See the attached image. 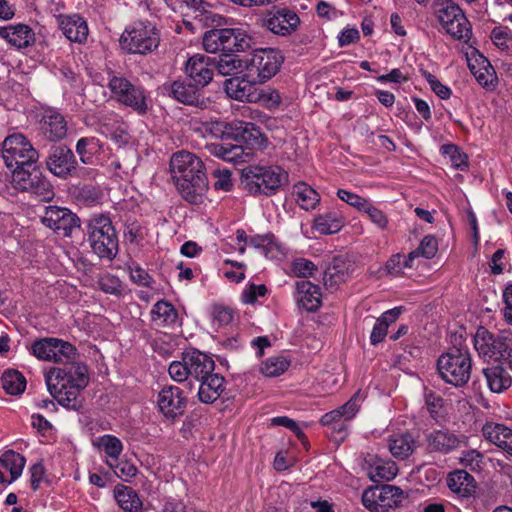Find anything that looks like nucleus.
I'll return each mask as SVG.
<instances>
[{"label":"nucleus","instance_id":"obj_63","mask_svg":"<svg viewBox=\"0 0 512 512\" xmlns=\"http://www.w3.org/2000/svg\"><path fill=\"white\" fill-rule=\"evenodd\" d=\"M471 72L475 76L477 82L483 86L484 88H493L494 81L496 80V75L494 72H489L487 67H484V71L482 69L475 70L474 66H470Z\"/></svg>","mask_w":512,"mask_h":512},{"label":"nucleus","instance_id":"obj_6","mask_svg":"<svg viewBox=\"0 0 512 512\" xmlns=\"http://www.w3.org/2000/svg\"><path fill=\"white\" fill-rule=\"evenodd\" d=\"M474 348L480 357L505 364L512 370V331L503 330L497 335L487 328L478 327L473 339Z\"/></svg>","mask_w":512,"mask_h":512},{"label":"nucleus","instance_id":"obj_18","mask_svg":"<svg viewBox=\"0 0 512 512\" xmlns=\"http://www.w3.org/2000/svg\"><path fill=\"white\" fill-rule=\"evenodd\" d=\"M164 89L169 97L187 106L203 110L211 103L209 98L205 97L203 88L190 80H175L169 85H164Z\"/></svg>","mask_w":512,"mask_h":512},{"label":"nucleus","instance_id":"obj_21","mask_svg":"<svg viewBox=\"0 0 512 512\" xmlns=\"http://www.w3.org/2000/svg\"><path fill=\"white\" fill-rule=\"evenodd\" d=\"M426 450L429 453L447 455L458 449L462 443L461 436L448 428L433 429L424 433Z\"/></svg>","mask_w":512,"mask_h":512},{"label":"nucleus","instance_id":"obj_36","mask_svg":"<svg viewBox=\"0 0 512 512\" xmlns=\"http://www.w3.org/2000/svg\"><path fill=\"white\" fill-rule=\"evenodd\" d=\"M416 447V439L410 433L394 435L389 440V450L391 454L400 460H405L411 456Z\"/></svg>","mask_w":512,"mask_h":512},{"label":"nucleus","instance_id":"obj_54","mask_svg":"<svg viewBox=\"0 0 512 512\" xmlns=\"http://www.w3.org/2000/svg\"><path fill=\"white\" fill-rule=\"evenodd\" d=\"M444 155L449 156L452 165L460 170H464L467 166V155L461 153L458 146L454 144H446L441 147Z\"/></svg>","mask_w":512,"mask_h":512},{"label":"nucleus","instance_id":"obj_35","mask_svg":"<svg viewBox=\"0 0 512 512\" xmlns=\"http://www.w3.org/2000/svg\"><path fill=\"white\" fill-rule=\"evenodd\" d=\"M503 365L504 364H497L483 369L488 387L494 393H501L507 390L512 384V377Z\"/></svg>","mask_w":512,"mask_h":512},{"label":"nucleus","instance_id":"obj_41","mask_svg":"<svg viewBox=\"0 0 512 512\" xmlns=\"http://www.w3.org/2000/svg\"><path fill=\"white\" fill-rule=\"evenodd\" d=\"M292 193L296 196L297 204L306 211L315 209L320 202L318 192L305 182L296 183Z\"/></svg>","mask_w":512,"mask_h":512},{"label":"nucleus","instance_id":"obj_29","mask_svg":"<svg viewBox=\"0 0 512 512\" xmlns=\"http://www.w3.org/2000/svg\"><path fill=\"white\" fill-rule=\"evenodd\" d=\"M364 461L368 466V475L373 482L390 481L398 473V467L393 461L383 460L372 454H368Z\"/></svg>","mask_w":512,"mask_h":512},{"label":"nucleus","instance_id":"obj_20","mask_svg":"<svg viewBox=\"0 0 512 512\" xmlns=\"http://www.w3.org/2000/svg\"><path fill=\"white\" fill-rule=\"evenodd\" d=\"M187 398L178 386H164L157 396L159 412L168 420L175 421L185 414Z\"/></svg>","mask_w":512,"mask_h":512},{"label":"nucleus","instance_id":"obj_16","mask_svg":"<svg viewBox=\"0 0 512 512\" xmlns=\"http://www.w3.org/2000/svg\"><path fill=\"white\" fill-rule=\"evenodd\" d=\"M47 169L60 179L78 176V161L73 151L66 145L51 146L45 160Z\"/></svg>","mask_w":512,"mask_h":512},{"label":"nucleus","instance_id":"obj_9","mask_svg":"<svg viewBox=\"0 0 512 512\" xmlns=\"http://www.w3.org/2000/svg\"><path fill=\"white\" fill-rule=\"evenodd\" d=\"M361 500L363 506L371 512H396L404 507L408 493L398 486L382 484L365 489Z\"/></svg>","mask_w":512,"mask_h":512},{"label":"nucleus","instance_id":"obj_56","mask_svg":"<svg viewBox=\"0 0 512 512\" xmlns=\"http://www.w3.org/2000/svg\"><path fill=\"white\" fill-rule=\"evenodd\" d=\"M169 375L176 382H184L190 377L188 372V365L184 359V352L182 353L181 361H173L168 368Z\"/></svg>","mask_w":512,"mask_h":512},{"label":"nucleus","instance_id":"obj_13","mask_svg":"<svg viewBox=\"0 0 512 512\" xmlns=\"http://www.w3.org/2000/svg\"><path fill=\"white\" fill-rule=\"evenodd\" d=\"M15 189L37 196L41 201H50L55 193L50 181L38 169H20L12 174Z\"/></svg>","mask_w":512,"mask_h":512},{"label":"nucleus","instance_id":"obj_4","mask_svg":"<svg viewBox=\"0 0 512 512\" xmlns=\"http://www.w3.org/2000/svg\"><path fill=\"white\" fill-rule=\"evenodd\" d=\"M202 44L208 53L239 54L253 49L255 42L243 29L212 27L204 33Z\"/></svg>","mask_w":512,"mask_h":512},{"label":"nucleus","instance_id":"obj_30","mask_svg":"<svg viewBox=\"0 0 512 512\" xmlns=\"http://www.w3.org/2000/svg\"><path fill=\"white\" fill-rule=\"evenodd\" d=\"M297 302L300 307L308 312H315L321 306V292L318 285L308 280L296 282Z\"/></svg>","mask_w":512,"mask_h":512},{"label":"nucleus","instance_id":"obj_38","mask_svg":"<svg viewBox=\"0 0 512 512\" xmlns=\"http://www.w3.org/2000/svg\"><path fill=\"white\" fill-rule=\"evenodd\" d=\"M114 497L124 512H142V501L131 487L118 485Z\"/></svg>","mask_w":512,"mask_h":512},{"label":"nucleus","instance_id":"obj_31","mask_svg":"<svg viewBox=\"0 0 512 512\" xmlns=\"http://www.w3.org/2000/svg\"><path fill=\"white\" fill-rule=\"evenodd\" d=\"M198 381L200 382L198 398L204 404L214 403L225 390V379L219 373L213 372Z\"/></svg>","mask_w":512,"mask_h":512},{"label":"nucleus","instance_id":"obj_37","mask_svg":"<svg viewBox=\"0 0 512 512\" xmlns=\"http://www.w3.org/2000/svg\"><path fill=\"white\" fill-rule=\"evenodd\" d=\"M249 245L258 249L266 258L274 259L283 254L281 245L276 241L273 233L250 236Z\"/></svg>","mask_w":512,"mask_h":512},{"label":"nucleus","instance_id":"obj_55","mask_svg":"<svg viewBox=\"0 0 512 512\" xmlns=\"http://www.w3.org/2000/svg\"><path fill=\"white\" fill-rule=\"evenodd\" d=\"M291 270L296 277L308 278L317 271V266L305 258H296L291 265Z\"/></svg>","mask_w":512,"mask_h":512},{"label":"nucleus","instance_id":"obj_26","mask_svg":"<svg viewBox=\"0 0 512 512\" xmlns=\"http://www.w3.org/2000/svg\"><path fill=\"white\" fill-rule=\"evenodd\" d=\"M184 359L188 365V372L195 380L203 379L214 372V360L204 352L191 348L184 351Z\"/></svg>","mask_w":512,"mask_h":512},{"label":"nucleus","instance_id":"obj_14","mask_svg":"<svg viewBox=\"0 0 512 512\" xmlns=\"http://www.w3.org/2000/svg\"><path fill=\"white\" fill-rule=\"evenodd\" d=\"M31 351L38 359L53 361L57 364L60 361H68L78 356L77 349L73 344L53 337L35 340L31 346Z\"/></svg>","mask_w":512,"mask_h":512},{"label":"nucleus","instance_id":"obj_3","mask_svg":"<svg viewBox=\"0 0 512 512\" xmlns=\"http://www.w3.org/2000/svg\"><path fill=\"white\" fill-rule=\"evenodd\" d=\"M84 234L91 250L101 259L113 260L118 253V238L109 214H92Z\"/></svg>","mask_w":512,"mask_h":512},{"label":"nucleus","instance_id":"obj_49","mask_svg":"<svg viewBox=\"0 0 512 512\" xmlns=\"http://www.w3.org/2000/svg\"><path fill=\"white\" fill-rule=\"evenodd\" d=\"M438 251V241L433 235L425 236L418 248L409 253V260L422 256L426 259H432Z\"/></svg>","mask_w":512,"mask_h":512},{"label":"nucleus","instance_id":"obj_40","mask_svg":"<svg viewBox=\"0 0 512 512\" xmlns=\"http://www.w3.org/2000/svg\"><path fill=\"white\" fill-rule=\"evenodd\" d=\"M101 149V142L96 137H82L76 143V153L80 161L86 165L94 163L96 155L100 154Z\"/></svg>","mask_w":512,"mask_h":512},{"label":"nucleus","instance_id":"obj_42","mask_svg":"<svg viewBox=\"0 0 512 512\" xmlns=\"http://www.w3.org/2000/svg\"><path fill=\"white\" fill-rule=\"evenodd\" d=\"M26 459L14 450H7L0 456V465L10 472L9 483L15 481L23 471Z\"/></svg>","mask_w":512,"mask_h":512},{"label":"nucleus","instance_id":"obj_48","mask_svg":"<svg viewBox=\"0 0 512 512\" xmlns=\"http://www.w3.org/2000/svg\"><path fill=\"white\" fill-rule=\"evenodd\" d=\"M291 361L284 356H275L262 363L261 372L267 377H278L290 366Z\"/></svg>","mask_w":512,"mask_h":512},{"label":"nucleus","instance_id":"obj_43","mask_svg":"<svg viewBox=\"0 0 512 512\" xmlns=\"http://www.w3.org/2000/svg\"><path fill=\"white\" fill-rule=\"evenodd\" d=\"M2 387L7 394L20 395L25 391L26 379L18 370L9 369L4 371L1 377Z\"/></svg>","mask_w":512,"mask_h":512},{"label":"nucleus","instance_id":"obj_59","mask_svg":"<svg viewBox=\"0 0 512 512\" xmlns=\"http://www.w3.org/2000/svg\"><path fill=\"white\" fill-rule=\"evenodd\" d=\"M364 213L367 214L369 219L380 229H385L388 225V218L386 214L373 206L370 202L367 204L366 208L363 209Z\"/></svg>","mask_w":512,"mask_h":512},{"label":"nucleus","instance_id":"obj_61","mask_svg":"<svg viewBox=\"0 0 512 512\" xmlns=\"http://www.w3.org/2000/svg\"><path fill=\"white\" fill-rule=\"evenodd\" d=\"M454 29V32L455 34H453V32L451 31H446L449 35L452 36V38L456 39V40H464L465 42H467L471 35H472V29H471V25H470V22L468 21V19L466 18V21L463 23V21H457V22H454L453 21V26H452Z\"/></svg>","mask_w":512,"mask_h":512},{"label":"nucleus","instance_id":"obj_8","mask_svg":"<svg viewBox=\"0 0 512 512\" xmlns=\"http://www.w3.org/2000/svg\"><path fill=\"white\" fill-rule=\"evenodd\" d=\"M112 98L138 115H146L152 108L149 92L142 86L132 83L124 76L112 75L107 84Z\"/></svg>","mask_w":512,"mask_h":512},{"label":"nucleus","instance_id":"obj_27","mask_svg":"<svg viewBox=\"0 0 512 512\" xmlns=\"http://www.w3.org/2000/svg\"><path fill=\"white\" fill-rule=\"evenodd\" d=\"M40 128L44 136L50 141H60L67 134V122L62 114L49 110L44 113L40 121Z\"/></svg>","mask_w":512,"mask_h":512},{"label":"nucleus","instance_id":"obj_23","mask_svg":"<svg viewBox=\"0 0 512 512\" xmlns=\"http://www.w3.org/2000/svg\"><path fill=\"white\" fill-rule=\"evenodd\" d=\"M47 388L51 396L63 408L71 411L82 412L84 410L83 388L75 386L54 385L48 380Z\"/></svg>","mask_w":512,"mask_h":512},{"label":"nucleus","instance_id":"obj_52","mask_svg":"<svg viewBox=\"0 0 512 512\" xmlns=\"http://www.w3.org/2000/svg\"><path fill=\"white\" fill-rule=\"evenodd\" d=\"M210 315L219 326H226L234 319V310L226 305L215 303L211 306Z\"/></svg>","mask_w":512,"mask_h":512},{"label":"nucleus","instance_id":"obj_25","mask_svg":"<svg viewBox=\"0 0 512 512\" xmlns=\"http://www.w3.org/2000/svg\"><path fill=\"white\" fill-rule=\"evenodd\" d=\"M449 489L458 496L461 501L469 503L476 493L477 483L475 478L466 470L456 469L450 472L446 479Z\"/></svg>","mask_w":512,"mask_h":512},{"label":"nucleus","instance_id":"obj_33","mask_svg":"<svg viewBox=\"0 0 512 512\" xmlns=\"http://www.w3.org/2000/svg\"><path fill=\"white\" fill-rule=\"evenodd\" d=\"M435 13L445 31H451L453 34H455L454 28H451L453 21H463V23L466 21L464 12L452 0H437L435 2Z\"/></svg>","mask_w":512,"mask_h":512},{"label":"nucleus","instance_id":"obj_17","mask_svg":"<svg viewBox=\"0 0 512 512\" xmlns=\"http://www.w3.org/2000/svg\"><path fill=\"white\" fill-rule=\"evenodd\" d=\"M42 224L63 237H71L73 230L79 229L81 220L70 209L60 206H47L41 217Z\"/></svg>","mask_w":512,"mask_h":512},{"label":"nucleus","instance_id":"obj_22","mask_svg":"<svg viewBox=\"0 0 512 512\" xmlns=\"http://www.w3.org/2000/svg\"><path fill=\"white\" fill-rule=\"evenodd\" d=\"M214 70L213 58L203 54H194L187 60L185 66L188 80L203 89L212 81Z\"/></svg>","mask_w":512,"mask_h":512},{"label":"nucleus","instance_id":"obj_46","mask_svg":"<svg viewBox=\"0 0 512 512\" xmlns=\"http://www.w3.org/2000/svg\"><path fill=\"white\" fill-rule=\"evenodd\" d=\"M208 149L211 154L225 161H235L244 153V148L241 145L226 143L211 144Z\"/></svg>","mask_w":512,"mask_h":512},{"label":"nucleus","instance_id":"obj_28","mask_svg":"<svg viewBox=\"0 0 512 512\" xmlns=\"http://www.w3.org/2000/svg\"><path fill=\"white\" fill-rule=\"evenodd\" d=\"M194 11V19L205 27H220L225 23V17L215 13L207 0H181Z\"/></svg>","mask_w":512,"mask_h":512},{"label":"nucleus","instance_id":"obj_5","mask_svg":"<svg viewBox=\"0 0 512 512\" xmlns=\"http://www.w3.org/2000/svg\"><path fill=\"white\" fill-rule=\"evenodd\" d=\"M438 373L446 383L455 387L464 386L471 377L472 358L466 346H453L437 360Z\"/></svg>","mask_w":512,"mask_h":512},{"label":"nucleus","instance_id":"obj_57","mask_svg":"<svg viewBox=\"0 0 512 512\" xmlns=\"http://www.w3.org/2000/svg\"><path fill=\"white\" fill-rule=\"evenodd\" d=\"M337 196L342 201L346 202L350 206L356 208L358 211H363L366 208L369 201L355 193L347 191L345 189H338Z\"/></svg>","mask_w":512,"mask_h":512},{"label":"nucleus","instance_id":"obj_44","mask_svg":"<svg viewBox=\"0 0 512 512\" xmlns=\"http://www.w3.org/2000/svg\"><path fill=\"white\" fill-rule=\"evenodd\" d=\"M315 229L321 234H334L343 226V220L336 213L329 212L315 219Z\"/></svg>","mask_w":512,"mask_h":512},{"label":"nucleus","instance_id":"obj_58","mask_svg":"<svg viewBox=\"0 0 512 512\" xmlns=\"http://www.w3.org/2000/svg\"><path fill=\"white\" fill-rule=\"evenodd\" d=\"M215 181L213 187L215 190L230 191L233 187L231 172L228 169H215L213 171Z\"/></svg>","mask_w":512,"mask_h":512},{"label":"nucleus","instance_id":"obj_51","mask_svg":"<svg viewBox=\"0 0 512 512\" xmlns=\"http://www.w3.org/2000/svg\"><path fill=\"white\" fill-rule=\"evenodd\" d=\"M102 128L104 129L103 133H108L110 138L118 146H123L129 143L130 135L127 131L126 126L123 123H117L116 125L104 124Z\"/></svg>","mask_w":512,"mask_h":512},{"label":"nucleus","instance_id":"obj_32","mask_svg":"<svg viewBox=\"0 0 512 512\" xmlns=\"http://www.w3.org/2000/svg\"><path fill=\"white\" fill-rule=\"evenodd\" d=\"M0 37L18 49L26 48L35 41L34 31L25 24L0 27Z\"/></svg>","mask_w":512,"mask_h":512},{"label":"nucleus","instance_id":"obj_1","mask_svg":"<svg viewBox=\"0 0 512 512\" xmlns=\"http://www.w3.org/2000/svg\"><path fill=\"white\" fill-rule=\"evenodd\" d=\"M202 160L195 154L180 151L171 157L170 171L182 198L190 204H201L208 190V179Z\"/></svg>","mask_w":512,"mask_h":512},{"label":"nucleus","instance_id":"obj_12","mask_svg":"<svg viewBox=\"0 0 512 512\" xmlns=\"http://www.w3.org/2000/svg\"><path fill=\"white\" fill-rule=\"evenodd\" d=\"M61 366L51 368L45 375V382L48 380L54 385L75 386L85 389L89 384L88 368L83 362L69 359L60 361Z\"/></svg>","mask_w":512,"mask_h":512},{"label":"nucleus","instance_id":"obj_15","mask_svg":"<svg viewBox=\"0 0 512 512\" xmlns=\"http://www.w3.org/2000/svg\"><path fill=\"white\" fill-rule=\"evenodd\" d=\"M224 134L235 140L244 150H263L267 144L265 135L252 122L232 121L225 126Z\"/></svg>","mask_w":512,"mask_h":512},{"label":"nucleus","instance_id":"obj_53","mask_svg":"<svg viewBox=\"0 0 512 512\" xmlns=\"http://www.w3.org/2000/svg\"><path fill=\"white\" fill-rule=\"evenodd\" d=\"M492 42L500 49L507 50L512 45V33L508 27L497 26L491 31Z\"/></svg>","mask_w":512,"mask_h":512},{"label":"nucleus","instance_id":"obj_19","mask_svg":"<svg viewBox=\"0 0 512 512\" xmlns=\"http://www.w3.org/2000/svg\"><path fill=\"white\" fill-rule=\"evenodd\" d=\"M261 25L276 35L287 36L297 30L300 18L288 8L273 7L264 14Z\"/></svg>","mask_w":512,"mask_h":512},{"label":"nucleus","instance_id":"obj_62","mask_svg":"<svg viewBox=\"0 0 512 512\" xmlns=\"http://www.w3.org/2000/svg\"><path fill=\"white\" fill-rule=\"evenodd\" d=\"M345 280V273L336 265L328 266L323 274V282L326 287H333Z\"/></svg>","mask_w":512,"mask_h":512},{"label":"nucleus","instance_id":"obj_50","mask_svg":"<svg viewBox=\"0 0 512 512\" xmlns=\"http://www.w3.org/2000/svg\"><path fill=\"white\" fill-rule=\"evenodd\" d=\"M98 445L103 448L105 454L113 459H118L123 451V444L119 438L113 435H103L98 438Z\"/></svg>","mask_w":512,"mask_h":512},{"label":"nucleus","instance_id":"obj_10","mask_svg":"<svg viewBox=\"0 0 512 512\" xmlns=\"http://www.w3.org/2000/svg\"><path fill=\"white\" fill-rule=\"evenodd\" d=\"M38 158V151L21 133L7 136L2 143V159L12 174L14 171L30 167Z\"/></svg>","mask_w":512,"mask_h":512},{"label":"nucleus","instance_id":"obj_60","mask_svg":"<svg viewBox=\"0 0 512 512\" xmlns=\"http://www.w3.org/2000/svg\"><path fill=\"white\" fill-rule=\"evenodd\" d=\"M460 462L465 467H469L471 470H480L483 463V455L477 450H469L463 452Z\"/></svg>","mask_w":512,"mask_h":512},{"label":"nucleus","instance_id":"obj_2","mask_svg":"<svg viewBox=\"0 0 512 512\" xmlns=\"http://www.w3.org/2000/svg\"><path fill=\"white\" fill-rule=\"evenodd\" d=\"M288 181V173L278 165H248L241 170L240 184L253 196L275 195Z\"/></svg>","mask_w":512,"mask_h":512},{"label":"nucleus","instance_id":"obj_11","mask_svg":"<svg viewBox=\"0 0 512 512\" xmlns=\"http://www.w3.org/2000/svg\"><path fill=\"white\" fill-rule=\"evenodd\" d=\"M283 62L284 56L279 49H255L252 57L247 59V76L252 78L253 82L263 83L278 73Z\"/></svg>","mask_w":512,"mask_h":512},{"label":"nucleus","instance_id":"obj_24","mask_svg":"<svg viewBox=\"0 0 512 512\" xmlns=\"http://www.w3.org/2000/svg\"><path fill=\"white\" fill-rule=\"evenodd\" d=\"M57 25L65 37L71 42L83 44L89 34L86 20L79 14H60L56 17Z\"/></svg>","mask_w":512,"mask_h":512},{"label":"nucleus","instance_id":"obj_39","mask_svg":"<svg viewBox=\"0 0 512 512\" xmlns=\"http://www.w3.org/2000/svg\"><path fill=\"white\" fill-rule=\"evenodd\" d=\"M151 318L158 325L172 326L178 320V311L170 302L159 300L152 307Z\"/></svg>","mask_w":512,"mask_h":512},{"label":"nucleus","instance_id":"obj_47","mask_svg":"<svg viewBox=\"0 0 512 512\" xmlns=\"http://www.w3.org/2000/svg\"><path fill=\"white\" fill-rule=\"evenodd\" d=\"M249 83L250 81L239 80L238 78L228 79L225 82L226 92L236 100L252 102L254 101L253 95L247 92V87H250Z\"/></svg>","mask_w":512,"mask_h":512},{"label":"nucleus","instance_id":"obj_45","mask_svg":"<svg viewBox=\"0 0 512 512\" xmlns=\"http://www.w3.org/2000/svg\"><path fill=\"white\" fill-rule=\"evenodd\" d=\"M484 437L497 447L512 435V429L499 423L488 422L483 428Z\"/></svg>","mask_w":512,"mask_h":512},{"label":"nucleus","instance_id":"obj_34","mask_svg":"<svg viewBox=\"0 0 512 512\" xmlns=\"http://www.w3.org/2000/svg\"><path fill=\"white\" fill-rule=\"evenodd\" d=\"M214 68L222 76L238 74L246 70L247 59H242L239 54L220 53L219 57H212Z\"/></svg>","mask_w":512,"mask_h":512},{"label":"nucleus","instance_id":"obj_64","mask_svg":"<svg viewBox=\"0 0 512 512\" xmlns=\"http://www.w3.org/2000/svg\"><path fill=\"white\" fill-rule=\"evenodd\" d=\"M130 278L135 284L144 287L151 288L154 282L153 278L149 275V273L140 266H136L131 269Z\"/></svg>","mask_w":512,"mask_h":512},{"label":"nucleus","instance_id":"obj_7","mask_svg":"<svg viewBox=\"0 0 512 512\" xmlns=\"http://www.w3.org/2000/svg\"><path fill=\"white\" fill-rule=\"evenodd\" d=\"M121 48L129 54L146 55L156 50L160 31L148 20H138L126 27L120 37Z\"/></svg>","mask_w":512,"mask_h":512}]
</instances>
